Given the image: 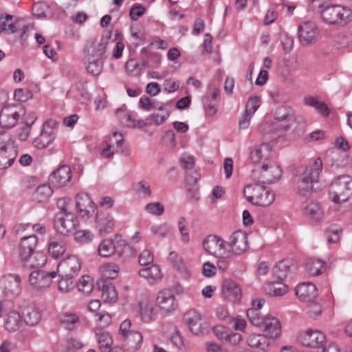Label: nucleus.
I'll list each match as a JSON object with an SVG mask.
<instances>
[{"instance_id": "obj_52", "label": "nucleus", "mask_w": 352, "mask_h": 352, "mask_svg": "<svg viewBox=\"0 0 352 352\" xmlns=\"http://www.w3.org/2000/svg\"><path fill=\"white\" fill-rule=\"evenodd\" d=\"M100 270L104 278L114 279L118 274L119 267L114 263H107L102 265Z\"/></svg>"}, {"instance_id": "obj_47", "label": "nucleus", "mask_w": 352, "mask_h": 352, "mask_svg": "<svg viewBox=\"0 0 352 352\" xmlns=\"http://www.w3.org/2000/svg\"><path fill=\"white\" fill-rule=\"evenodd\" d=\"M116 247L113 240L104 239L100 242L98 248V252L100 256L109 257L114 254Z\"/></svg>"}, {"instance_id": "obj_41", "label": "nucleus", "mask_w": 352, "mask_h": 352, "mask_svg": "<svg viewBox=\"0 0 352 352\" xmlns=\"http://www.w3.org/2000/svg\"><path fill=\"white\" fill-rule=\"evenodd\" d=\"M139 275L146 279L151 283H153L162 278L161 270L157 265H151L148 267L141 269L139 271Z\"/></svg>"}, {"instance_id": "obj_10", "label": "nucleus", "mask_w": 352, "mask_h": 352, "mask_svg": "<svg viewBox=\"0 0 352 352\" xmlns=\"http://www.w3.org/2000/svg\"><path fill=\"white\" fill-rule=\"evenodd\" d=\"M57 124L58 123L54 120H48L43 124L40 135L34 140L36 148H44L54 140Z\"/></svg>"}, {"instance_id": "obj_59", "label": "nucleus", "mask_w": 352, "mask_h": 352, "mask_svg": "<svg viewBox=\"0 0 352 352\" xmlns=\"http://www.w3.org/2000/svg\"><path fill=\"white\" fill-rule=\"evenodd\" d=\"M33 254L34 257L32 258H30L25 265H28L30 267H40L45 264L47 258L43 253L36 252Z\"/></svg>"}, {"instance_id": "obj_13", "label": "nucleus", "mask_w": 352, "mask_h": 352, "mask_svg": "<svg viewBox=\"0 0 352 352\" xmlns=\"http://www.w3.org/2000/svg\"><path fill=\"white\" fill-rule=\"evenodd\" d=\"M56 276V272H47L43 270H36L30 274L29 283L34 289L45 290L50 286L52 279Z\"/></svg>"}, {"instance_id": "obj_26", "label": "nucleus", "mask_w": 352, "mask_h": 352, "mask_svg": "<svg viewBox=\"0 0 352 352\" xmlns=\"http://www.w3.org/2000/svg\"><path fill=\"white\" fill-rule=\"evenodd\" d=\"M184 320L192 333L199 335L202 332V316L196 309L187 311L184 315Z\"/></svg>"}, {"instance_id": "obj_60", "label": "nucleus", "mask_w": 352, "mask_h": 352, "mask_svg": "<svg viewBox=\"0 0 352 352\" xmlns=\"http://www.w3.org/2000/svg\"><path fill=\"white\" fill-rule=\"evenodd\" d=\"M145 210L151 215L160 217L164 213L165 208L160 202H152L146 205Z\"/></svg>"}, {"instance_id": "obj_29", "label": "nucleus", "mask_w": 352, "mask_h": 352, "mask_svg": "<svg viewBox=\"0 0 352 352\" xmlns=\"http://www.w3.org/2000/svg\"><path fill=\"white\" fill-rule=\"evenodd\" d=\"M263 329L266 336L275 339L279 337L281 332V326L278 320L271 316H266L263 324L260 327Z\"/></svg>"}, {"instance_id": "obj_33", "label": "nucleus", "mask_w": 352, "mask_h": 352, "mask_svg": "<svg viewBox=\"0 0 352 352\" xmlns=\"http://www.w3.org/2000/svg\"><path fill=\"white\" fill-rule=\"evenodd\" d=\"M271 153V146L269 144L263 143L256 146L254 150L250 153V158L254 164L264 163L267 160Z\"/></svg>"}, {"instance_id": "obj_20", "label": "nucleus", "mask_w": 352, "mask_h": 352, "mask_svg": "<svg viewBox=\"0 0 352 352\" xmlns=\"http://www.w3.org/2000/svg\"><path fill=\"white\" fill-rule=\"evenodd\" d=\"M228 245L236 254H241L248 248V235L242 230L234 232L229 237Z\"/></svg>"}, {"instance_id": "obj_62", "label": "nucleus", "mask_w": 352, "mask_h": 352, "mask_svg": "<svg viewBox=\"0 0 352 352\" xmlns=\"http://www.w3.org/2000/svg\"><path fill=\"white\" fill-rule=\"evenodd\" d=\"M126 72L133 76H138L142 73L140 64L134 59H129L125 64Z\"/></svg>"}, {"instance_id": "obj_14", "label": "nucleus", "mask_w": 352, "mask_h": 352, "mask_svg": "<svg viewBox=\"0 0 352 352\" xmlns=\"http://www.w3.org/2000/svg\"><path fill=\"white\" fill-rule=\"evenodd\" d=\"M81 269L80 258L75 255H70L63 259L58 264L57 271L60 276L76 277Z\"/></svg>"}, {"instance_id": "obj_48", "label": "nucleus", "mask_w": 352, "mask_h": 352, "mask_svg": "<svg viewBox=\"0 0 352 352\" xmlns=\"http://www.w3.org/2000/svg\"><path fill=\"white\" fill-rule=\"evenodd\" d=\"M166 104L163 103L154 102L151 98L146 96H142L139 100V107L142 109L150 111L152 110L157 109L159 111H163L165 109Z\"/></svg>"}, {"instance_id": "obj_8", "label": "nucleus", "mask_w": 352, "mask_h": 352, "mask_svg": "<svg viewBox=\"0 0 352 352\" xmlns=\"http://www.w3.org/2000/svg\"><path fill=\"white\" fill-rule=\"evenodd\" d=\"M26 113L25 109L21 106L3 107L0 111V126L2 128L10 129L14 126L19 118Z\"/></svg>"}, {"instance_id": "obj_64", "label": "nucleus", "mask_w": 352, "mask_h": 352, "mask_svg": "<svg viewBox=\"0 0 352 352\" xmlns=\"http://www.w3.org/2000/svg\"><path fill=\"white\" fill-rule=\"evenodd\" d=\"M153 255L148 250H143L139 255V263L141 265H153Z\"/></svg>"}, {"instance_id": "obj_28", "label": "nucleus", "mask_w": 352, "mask_h": 352, "mask_svg": "<svg viewBox=\"0 0 352 352\" xmlns=\"http://www.w3.org/2000/svg\"><path fill=\"white\" fill-rule=\"evenodd\" d=\"M85 58L104 61L107 57V43L93 42L86 50Z\"/></svg>"}, {"instance_id": "obj_49", "label": "nucleus", "mask_w": 352, "mask_h": 352, "mask_svg": "<svg viewBox=\"0 0 352 352\" xmlns=\"http://www.w3.org/2000/svg\"><path fill=\"white\" fill-rule=\"evenodd\" d=\"M305 102L307 105L315 108L323 116L327 117L329 116V109L325 103L320 102L313 97L306 98Z\"/></svg>"}, {"instance_id": "obj_19", "label": "nucleus", "mask_w": 352, "mask_h": 352, "mask_svg": "<svg viewBox=\"0 0 352 352\" xmlns=\"http://www.w3.org/2000/svg\"><path fill=\"white\" fill-rule=\"evenodd\" d=\"M318 34L317 26L312 21H305L298 25V37L302 45H309L315 42Z\"/></svg>"}, {"instance_id": "obj_18", "label": "nucleus", "mask_w": 352, "mask_h": 352, "mask_svg": "<svg viewBox=\"0 0 352 352\" xmlns=\"http://www.w3.org/2000/svg\"><path fill=\"white\" fill-rule=\"evenodd\" d=\"M38 239L35 235H30L21 238L19 245V256L24 263L27 264L37 246Z\"/></svg>"}, {"instance_id": "obj_46", "label": "nucleus", "mask_w": 352, "mask_h": 352, "mask_svg": "<svg viewBox=\"0 0 352 352\" xmlns=\"http://www.w3.org/2000/svg\"><path fill=\"white\" fill-rule=\"evenodd\" d=\"M53 190L49 185L43 184L38 186L33 194V199L36 202L47 201L52 195Z\"/></svg>"}, {"instance_id": "obj_32", "label": "nucleus", "mask_w": 352, "mask_h": 352, "mask_svg": "<svg viewBox=\"0 0 352 352\" xmlns=\"http://www.w3.org/2000/svg\"><path fill=\"white\" fill-rule=\"evenodd\" d=\"M94 331L99 349L102 352H111L113 339L110 333L101 329Z\"/></svg>"}, {"instance_id": "obj_5", "label": "nucleus", "mask_w": 352, "mask_h": 352, "mask_svg": "<svg viewBox=\"0 0 352 352\" xmlns=\"http://www.w3.org/2000/svg\"><path fill=\"white\" fill-rule=\"evenodd\" d=\"M16 156V147L11 135L0 133V169L10 167Z\"/></svg>"}, {"instance_id": "obj_9", "label": "nucleus", "mask_w": 352, "mask_h": 352, "mask_svg": "<svg viewBox=\"0 0 352 352\" xmlns=\"http://www.w3.org/2000/svg\"><path fill=\"white\" fill-rule=\"evenodd\" d=\"M76 208L78 216L87 221L96 214L97 206L86 193H78L76 197Z\"/></svg>"}, {"instance_id": "obj_22", "label": "nucleus", "mask_w": 352, "mask_h": 352, "mask_svg": "<svg viewBox=\"0 0 352 352\" xmlns=\"http://www.w3.org/2000/svg\"><path fill=\"white\" fill-rule=\"evenodd\" d=\"M96 224L100 235L105 236L113 232L115 226V220L112 214L109 212L96 213Z\"/></svg>"}, {"instance_id": "obj_37", "label": "nucleus", "mask_w": 352, "mask_h": 352, "mask_svg": "<svg viewBox=\"0 0 352 352\" xmlns=\"http://www.w3.org/2000/svg\"><path fill=\"white\" fill-rule=\"evenodd\" d=\"M21 323V316L17 311L12 310L5 316L4 326L10 332H15L19 329Z\"/></svg>"}, {"instance_id": "obj_53", "label": "nucleus", "mask_w": 352, "mask_h": 352, "mask_svg": "<svg viewBox=\"0 0 352 352\" xmlns=\"http://www.w3.org/2000/svg\"><path fill=\"white\" fill-rule=\"evenodd\" d=\"M33 14L38 19H46L50 14V7L45 2L36 3L32 8Z\"/></svg>"}, {"instance_id": "obj_11", "label": "nucleus", "mask_w": 352, "mask_h": 352, "mask_svg": "<svg viewBox=\"0 0 352 352\" xmlns=\"http://www.w3.org/2000/svg\"><path fill=\"white\" fill-rule=\"evenodd\" d=\"M0 283L3 293L9 298L17 296L22 290L21 278L16 274H8L3 276Z\"/></svg>"}, {"instance_id": "obj_57", "label": "nucleus", "mask_w": 352, "mask_h": 352, "mask_svg": "<svg viewBox=\"0 0 352 352\" xmlns=\"http://www.w3.org/2000/svg\"><path fill=\"white\" fill-rule=\"evenodd\" d=\"M73 234L75 241L82 244L90 243L94 238V234L87 230H76Z\"/></svg>"}, {"instance_id": "obj_25", "label": "nucleus", "mask_w": 352, "mask_h": 352, "mask_svg": "<svg viewBox=\"0 0 352 352\" xmlns=\"http://www.w3.org/2000/svg\"><path fill=\"white\" fill-rule=\"evenodd\" d=\"M296 295L300 300L311 302L318 296V290L312 283H302L296 287Z\"/></svg>"}, {"instance_id": "obj_61", "label": "nucleus", "mask_w": 352, "mask_h": 352, "mask_svg": "<svg viewBox=\"0 0 352 352\" xmlns=\"http://www.w3.org/2000/svg\"><path fill=\"white\" fill-rule=\"evenodd\" d=\"M74 277H65L60 276V279L58 283V288L59 291L67 293L74 288L73 279Z\"/></svg>"}, {"instance_id": "obj_39", "label": "nucleus", "mask_w": 352, "mask_h": 352, "mask_svg": "<svg viewBox=\"0 0 352 352\" xmlns=\"http://www.w3.org/2000/svg\"><path fill=\"white\" fill-rule=\"evenodd\" d=\"M101 290V297L104 302H114L117 300L118 294L113 284L108 281L98 283Z\"/></svg>"}, {"instance_id": "obj_21", "label": "nucleus", "mask_w": 352, "mask_h": 352, "mask_svg": "<svg viewBox=\"0 0 352 352\" xmlns=\"http://www.w3.org/2000/svg\"><path fill=\"white\" fill-rule=\"evenodd\" d=\"M22 317L25 323L31 327L37 325L41 320V313L32 303H24L21 305Z\"/></svg>"}, {"instance_id": "obj_55", "label": "nucleus", "mask_w": 352, "mask_h": 352, "mask_svg": "<svg viewBox=\"0 0 352 352\" xmlns=\"http://www.w3.org/2000/svg\"><path fill=\"white\" fill-rule=\"evenodd\" d=\"M247 316L253 325L259 327L263 324V321L265 319V316H262L260 311L255 308L248 309L247 310Z\"/></svg>"}, {"instance_id": "obj_1", "label": "nucleus", "mask_w": 352, "mask_h": 352, "mask_svg": "<svg viewBox=\"0 0 352 352\" xmlns=\"http://www.w3.org/2000/svg\"><path fill=\"white\" fill-rule=\"evenodd\" d=\"M322 170L320 158H316L312 163L298 168L293 183L295 190L300 195H305L313 188V184L318 182Z\"/></svg>"}, {"instance_id": "obj_56", "label": "nucleus", "mask_w": 352, "mask_h": 352, "mask_svg": "<svg viewBox=\"0 0 352 352\" xmlns=\"http://www.w3.org/2000/svg\"><path fill=\"white\" fill-rule=\"evenodd\" d=\"M87 72L94 75L98 76L102 71L104 61L98 60H89L85 58Z\"/></svg>"}, {"instance_id": "obj_45", "label": "nucleus", "mask_w": 352, "mask_h": 352, "mask_svg": "<svg viewBox=\"0 0 352 352\" xmlns=\"http://www.w3.org/2000/svg\"><path fill=\"white\" fill-rule=\"evenodd\" d=\"M151 230L154 235L160 239L171 237L174 234L173 228L167 223L153 226Z\"/></svg>"}, {"instance_id": "obj_35", "label": "nucleus", "mask_w": 352, "mask_h": 352, "mask_svg": "<svg viewBox=\"0 0 352 352\" xmlns=\"http://www.w3.org/2000/svg\"><path fill=\"white\" fill-rule=\"evenodd\" d=\"M126 350L129 352H136L142 344L143 336L138 331H135L122 338Z\"/></svg>"}, {"instance_id": "obj_2", "label": "nucleus", "mask_w": 352, "mask_h": 352, "mask_svg": "<svg viewBox=\"0 0 352 352\" xmlns=\"http://www.w3.org/2000/svg\"><path fill=\"white\" fill-rule=\"evenodd\" d=\"M318 8L321 19L327 24L345 25L351 21V11L344 6L319 4Z\"/></svg>"}, {"instance_id": "obj_36", "label": "nucleus", "mask_w": 352, "mask_h": 352, "mask_svg": "<svg viewBox=\"0 0 352 352\" xmlns=\"http://www.w3.org/2000/svg\"><path fill=\"white\" fill-rule=\"evenodd\" d=\"M140 315L142 321L151 322L155 320L157 317L155 305L150 301H144L140 304Z\"/></svg>"}, {"instance_id": "obj_44", "label": "nucleus", "mask_w": 352, "mask_h": 352, "mask_svg": "<svg viewBox=\"0 0 352 352\" xmlns=\"http://www.w3.org/2000/svg\"><path fill=\"white\" fill-rule=\"evenodd\" d=\"M287 125H278L276 122L265 121L259 126V131L263 134L276 133L280 135L285 132Z\"/></svg>"}, {"instance_id": "obj_24", "label": "nucleus", "mask_w": 352, "mask_h": 352, "mask_svg": "<svg viewBox=\"0 0 352 352\" xmlns=\"http://www.w3.org/2000/svg\"><path fill=\"white\" fill-rule=\"evenodd\" d=\"M72 172L69 166L63 165L54 171L50 176V182L55 187L61 188L71 181Z\"/></svg>"}, {"instance_id": "obj_38", "label": "nucleus", "mask_w": 352, "mask_h": 352, "mask_svg": "<svg viewBox=\"0 0 352 352\" xmlns=\"http://www.w3.org/2000/svg\"><path fill=\"white\" fill-rule=\"evenodd\" d=\"M108 143L113 147L116 153L124 156L130 155V150L127 146H123L124 139L120 133L114 132L109 138Z\"/></svg>"}, {"instance_id": "obj_30", "label": "nucleus", "mask_w": 352, "mask_h": 352, "mask_svg": "<svg viewBox=\"0 0 352 352\" xmlns=\"http://www.w3.org/2000/svg\"><path fill=\"white\" fill-rule=\"evenodd\" d=\"M222 292L226 298L232 302L239 301L242 296L240 287L232 280L227 279L223 282Z\"/></svg>"}, {"instance_id": "obj_63", "label": "nucleus", "mask_w": 352, "mask_h": 352, "mask_svg": "<svg viewBox=\"0 0 352 352\" xmlns=\"http://www.w3.org/2000/svg\"><path fill=\"white\" fill-rule=\"evenodd\" d=\"M261 104L260 98L257 96L250 97L247 102L245 112L253 115Z\"/></svg>"}, {"instance_id": "obj_27", "label": "nucleus", "mask_w": 352, "mask_h": 352, "mask_svg": "<svg viewBox=\"0 0 352 352\" xmlns=\"http://www.w3.org/2000/svg\"><path fill=\"white\" fill-rule=\"evenodd\" d=\"M168 261L183 279L188 280L191 277L192 274L191 269L186 265L183 258L177 252H170Z\"/></svg>"}, {"instance_id": "obj_3", "label": "nucleus", "mask_w": 352, "mask_h": 352, "mask_svg": "<svg viewBox=\"0 0 352 352\" xmlns=\"http://www.w3.org/2000/svg\"><path fill=\"white\" fill-rule=\"evenodd\" d=\"M329 197L334 203H342L352 197V177L342 175L336 177L329 189Z\"/></svg>"}, {"instance_id": "obj_12", "label": "nucleus", "mask_w": 352, "mask_h": 352, "mask_svg": "<svg viewBox=\"0 0 352 352\" xmlns=\"http://www.w3.org/2000/svg\"><path fill=\"white\" fill-rule=\"evenodd\" d=\"M203 247L207 252L217 257H227L230 254L225 241L215 235L208 236L203 241Z\"/></svg>"}, {"instance_id": "obj_4", "label": "nucleus", "mask_w": 352, "mask_h": 352, "mask_svg": "<svg viewBox=\"0 0 352 352\" xmlns=\"http://www.w3.org/2000/svg\"><path fill=\"white\" fill-rule=\"evenodd\" d=\"M243 194L249 203L261 207L270 206L275 199L274 192L259 184L245 186Z\"/></svg>"}, {"instance_id": "obj_15", "label": "nucleus", "mask_w": 352, "mask_h": 352, "mask_svg": "<svg viewBox=\"0 0 352 352\" xmlns=\"http://www.w3.org/2000/svg\"><path fill=\"white\" fill-rule=\"evenodd\" d=\"M298 342L310 348H320L326 342V336L320 331L308 329L301 332L298 337Z\"/></svg>"}, {"instance_id": "obj_42", "label": "nucleus", "mask_w": 352, "mask_h": 352, "mask_svg": "<svg viewBox=\"0 0 352 352\" xmlns=\"http://www.w3.org/2000/svg\"><path fill=\"white\" fill-rule=\"evenodd\" d=\"M307 273L312 276L321 274L325 270V263L320 259L308 258L305 263Z\"/></svg>"}, {"instance_id": "obj_50", "label": "nucleus", "mask_w": 352, "mask_h": 352, "mask_svg": "<svg viewBox=\"0 0 352 352\" xmlns=\"http://www.w3.org/2000/svg\"><path fill=\"white\" fill-rule=\"evenodd\" d=\"M274 274L279 280H285L290 274V265L285 261H280L274 268Z\"/></svg>"}, {"instance_id": "obj_23", "label": "nucleus", "mask_w": 352, "mask_h": 352, "mask_svg": "<svg viewBox=\"0 0 352 352\" xmlns=\"http://www.w3.org/2000/svg\"><path fill=\"white\" fill-rule=\"evenodd\" d=\"M335 146L338 150H341L343 152L340 153V156L338 152H335L333 160L335 162L336 167H345L351 163V160L346 151L349 149L348 142L342 137L338 138L335 140Z\"/></svg>"}, {"instance_id": "obj_54", "label": "nucleus", "mask_w": 352, "mask_h": 352, "mask_svg": "<svg viewBox=\"0 0 352 352\" xmlns=\"http://www.w3.org/2000/svg\"><path fill=\"white\" fill-rule=\"evenodd\" d=\"M77 286L80 292L89 294L94 289L93 279L89 276H83L79 280Z\"/></svg>"}, {"instance_id": "obj_43", "label": "nucleus", "mask_w": 352, "mask_h": 352, "mask_svg": "<svg viewBox=\"0 0 352 352\" xmlns=\"http://www.w3.org/2000/svg\"><path fill=\"white\" fill-rule=\"evenodd\" d=\"M58 320L60 324L65 329L73 330L79 322V317L75 313L64 312L58 316Z\"/></svg>"}, {"instance_id": "obj_31", "label": "nucleus", "mask_w": 352, "mask_h": 352, "mask_svg": "<svg viewBox=\"0 0 352 352\" xmlns=\"http://www.w3.org/2000/svg\"><path fill=\"white\" fill-rule=\"evenodd\" d=\"M302 208L305 214L313 221H320L322 220L324 212L318 202L307 200L303 204Z\"/></svg>"}, {"instance_id": "obj_58", "label": "nucleus", "mask_w": 352, "mask_h": 352, "mask_svg": "<svg viewBox=\"0 0 352 352\" xmlns=\"http://www.w3.org/2000/svg\"><path fill=\"white\" fill-rule=\"evenodd\" d=\"M13 16L10 14L0 16V28L3 32L13 33L15 32V25L12 21Z\"/></svg>"}, {"instance_id": "obj_16", "label": "nucleus", "mask_w": 352, "mask_h": 352, "mask_svg": "<svg viewBox=\"0 0 352 352\" xmlns=\"http://www.w3.org/2000/svg\"><path fill=\"white\" fill-rule=\"evenodd\" d=\"M157 305L162 315L168 314L177 307V302L174 294L170 290H163L159 292L157 299Z\"/></svg>"}, {"instance_id": "obj_40", "label": "nucleus", "mask_w": 352, "mask_h": 352, "mask_svg": "<svg viewBox=\"0 0 352 352\" xmlns=\"http://www.w3.org/2000/svg\"><path fill=\"white\" fill-rule=\"evenodd\" d=\"M248 344L254 349L265 351L270 346V340L265 335L254 334L249 336Z\"/></svg>"}, {"instance_id": "obj_17", "label": "nucleus", "mask_w": 352, "mask_h": 352, "mask_svg": "<svg viewBox=\"0 0 352 352\" xmlns=\"http://www.w3.org/2000/svg\"><path fill=\"white\" fill-rule=\"evenodd\" d=\"M295 111L291 107L281 106L274 112V120L278 125H287L285 131L296 122Z\"/></svg>"}, {"instance_id": "obj_7", "label": "nucleus", "mask_w": 352, "mask_h": 352, "mask_svg": "<svg viewBox=\"0 0 352 352\" xmlns=\"http://www.w3.org/2000/svg\"><path fill=\"white\" fill-rule=\"evenodd\" d=\"M56 230L60 234L68 236L73 234L79 223L77 217L73 213L56 214L54 219Z\"/></svg>"}, {"instance_id": "obj_51", "label": "nucleus", "mask_w": 352, "mask_h": 352, "mask_svg": "<svg viewBox=\"0 0 352 352\" xmlns=\"http://www.w3.org/2000/svg\"><path fill=\"white\" fill-rule=\"evenodd\" d=\"M266 290L270 295L281 296L287 292L288 287L285 284L281 282H274L268 285Z\"/></svg>"}, {"instance_id": "obj_34", "label": "nucleus", "mask_w": 352, "mask_h": 352, "mask_svg": "<svg viewBox=\"0 0 352 352\" xmlns=\"http://www.w3.org/2000/svg\"><path fill=\"white\" fill-rule=\"evenodd\" d=\"M66 250L65 243L59 236L54 235L48 240V252L54 258L62 256Z\"/></svg>"}, {"instance_id": "obj_6", "label": "nucleus", "mask_w": 352, "mask_h": 352, "mask_svg": "<svg viewBox=\"0 0 352 352\" xmlns=\"http://www.w3.org/2000/svg\"><path fill=\"white\" fill-rule=\"evenodd\" d=\"M281 175L282 170L280 166L275 162L269 161L266 164L263 163L260 171L254 170L252 177L257 182L272 184L279 179Z\"/></svg>"}]
</instances>
